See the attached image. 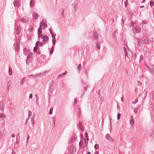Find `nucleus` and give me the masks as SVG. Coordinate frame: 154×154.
Here are the masks:
<instances>
[{
    "instance_id": "f257e3e1",
    "label": "nucleus",
    "mask_w": 154,
    "mask_h": 154,
    "mask_svg": "<svg viewBox=\"0 0 154 154\" xmlns=\"http://www.w3.org/2000/svg\"><path fill=\"white\" fill-rule=\"evenodd\" d=\"M141 30L140 27L137 26L135 25L133 27V32L134 34L139 33Z\"/></svg>"
},
{
    "instance_id": "f03ea898",
    "label": "nucleus",
    "mask_w": 154,
    "mask_h": 154,
    "mask_svg": "<svg viewBox=\"0 0 154 154\" xmlns=\"http://www.w3.org/2000/svg\"><path fill=\"white\" fill-rule=\"evenodd\" d=\"M39 26V27H40L43 30H44L45 28L47 27V23H45L44 21H43L40 23Z\"/></svg>"
},
{
    "instance_id": "7ed1b4c3",
    "label": "nucleus",
    "mask_w": 154,
    "mask_h": 154,
    "mask_svg": "<svg viewBox=\"0 0 154 154\" xmlns=\"http://www.w3.org/2000/svg\"><path fill=\"white\" fill-rule=\"evenodd\" d=\"M93 38L95 40H97L99 38V35L97 32L94 31V34L93 35Z\"/></svg>"
},
{
    "instance_id": "20e7f679",
    "label": "nucleus",
    "mask_w": 154,
    "mask_h": 154,
    "mask_svg": "<svg viewBox=\"0 0 154 154\" xmlns=\"http://www.w3.org/2000/svg\"><path fill=\"white\" fill-rule=\"evenodd\" d=\"M106 138L111 142H113L114 141V140L112 138L109 136V134H107L106 135Z\"/></svg>"
},
{
    "instance_id": "39448f33",
    "label": "nucleus",
    "mask_w": 154,
    "mask_h": 154,
    "mask_svg": "<svg viewBox=\"0 0 154 154\" xmlns=\"http://www.w3.org/2000/svg\"><path fill=\"white\" fill-rule=\"evenodd\" d=\"M14 6L19 7L20 6L19 2L17 0H16L14 2Z\"/></svg>"
},
{
    "instance_id": "423d86ee",
    "label": "nucleus",
    "mask_w": 154,
    "mask_h": 154,
    "mask_svg": "<svg viewBox=\"0 0 154 154\" xmlns=\"http://www.w3.org/2000/svg\"><path fill=\"white\" fill-rule=\"evenodd\" d=\"M14 46L16 51H18L19 50V45L18 43H16L14 44Z\"/></svg>"
},
{
    "instance_id": "0eeeda50",
    "label": "nucleus",
    "mask_w": 154,
    "mask_h": 154,
    "mask_svg": "<svg viewBox=\"0 0 154 154\" xmlns=\"http://www.w3.org/2000/svg\"><path fill=\"white\" fill-rule=\"evenodd\" d=\"M6 117L3 113H0V121L3 120Z\"/></svg>"
},
{
    "instance_id": "6e6552de",
    "label": "nucleus",
    "mask_w": 154,
    "mask_h": 154,
    "mask_svg": "<svg viewBox=\"0 0 154 154\" xmlns=\"http://www.w3.org/2000/svg\"><path fill=\"white\" fill-rule=\"evenodd\" d=\"M28 19L27 17H24L20 19V21L23 23H26L28 21Z\"/></svg>"
},
{
    "instance_id": "1a4fd4ad",
    "label": "nucleus",
    "mask_w": 154,
    "mask_h": 154,
    "mask_svg": "<svg viewBox=\"0 0 154 154\" xmlns=\"http://www.w3.org/2000/svg\"><path fill=\"white\" fill-rule=\"evenodd\" d=\"M148 135L150 137H154V132L152 130H151L149 131Z\"/></svg>"
},
{
    "instance_id": "9d476101",
    "label": "nucleus",
    "mask_w": 154,
    "mask_h": 154,
    "mask_svg": "<svg viewBox=\"0 0 154 154\" xmlns=\"http://www.w3.org/2000/svg\"><path fill=\"white\" fill-rule=\"evenodd\" d=\"M42 30L40 27H39L38 30V38H40V35L42 33Z\"/></svg>"
},
{
    "instance_id": "9b49d317",
    "label": "nucleus",
    "mask_w": 154,
    "mask_h": 154,
    "mask_svg": "<svg viewBox=\"0 0 154 154\" xmlns=\"http://www.w3.org/2000/svg\"><path fill=\"white\" fill-rule=\"evenodd\" d=\"M17 27L16 32L17 34V35H19L20 34V28L19 26H18V25L17 24Z\"/></svg>"
},
{
    "instance_id": "f8f14e48",
    "label": "nucleus",
    "mask_w": 154,
    "mask_h": 154,
    "mask_svg": "<svg viewBox=\"0 0 154 154\" xmlns=\"http://www.w3.org/2000/svg\"><path fill=\"white\" fill-rule=\"evenodd\" d=\"M43 41L44 42H46L49 40V38L47 36L45 35L43 37Z\"/></svg>"
},
{
    "instance_id": "ddd939ff",
    "label": "nucleus",
    "mask_w": 154,
    "mask_h": 154,
    "mask_svg": "<svg viewBox=\"0 0 154 154\" xmlns=\"http://www.w3.org/2000/svg\"><path fill=\"white\" fill-rule=\"evenodd\" d=\"M32 17L34 19H36L38 17V14L35 12H34L32 14Z\"/></svg>"
},
{
    "instance_id": "4468645a",
    "label": "nucleus",
    "mask_w": 154,
    "mask_h": 154,
    "mask_svg": "<svg viewBox=\"0 0 154 154\" xmlns=\"http://www.w3.org/2000/svg\"><path fill=\"white\" fill-rule=\"evenodd\" d=\"M26 78L25 77H23L21 79V80L20 82V85H22L23 83V82L25 81Z\"/></svg>"
},
{
    "instance_id": "2eb2a0df",
    "label": "nucleus",
    "mask_w": 154,
    "mask_h": 154,
    "mask_svg": "<svg viewBox=\"0 0 154 154\" xmlns=\"http://www.w3.org/2000/svg\"><path fill=\"white\" fill-rule=\"evenodd\" d=\"M130 123L132 125H133L134 123V120L133 119V117L132 116L130 117Z\"/></svg>"
},
{
    "instance_id": "dca6fc26",
    "label": "nucleus",
    "mask_w": 154,
    "mask_h": 154,
    "mask_svg": "<svg viewBox=\"0 0 154 154\" xmlns=\"http://www.w3.org/2000/svg\"><path fill=\"white\" fill-rule=\"evenodd\" d=\"M44 73H38L36 75H35L34 76V77L35 78H36L38 76H41L42 75H44Z\"/></svg>"
},
{
    "instance_id": "f3484780",
    "label": "nucleus",
    "mask_w": 154,
    "mask_h": 154,
    "mask_svg": "<svg viewBox=\"0 0 154 154\" xmlns=\"http://www.w3.org/2000/svg\"><path fill=\"white\" fill-rule=\"evenodd\" d=\"M34 0H30V5L31 6L33 7L34 5Z\"/></svg>"
},
{
    "instance_id": "a211bd4d",
    "label": "nucleus",
    "mask_w": 154,
    "mask_h": 154,
    "mask_svg": "<svg viewBox=\"0 0 154 154\" xmlns=\"http://www.w3.org/2000/svg\"><path fill=\"white\" fill-rule=\"evenodd\" d=\"M144 42L146 44H148L150 40L148 38H146L144 39Z\"/></svg>"
},
{
    "instance_id": "6ab92c4d",
    "label": "nucleus",
    "mask_w": 154,
    "mask_h": 154,
    "mask_svg": "<svg viewBox=\"0 0 154 154\" xmlns=\"http://www.w3.org/2000/svg\"><path fill=\"white\" fill-rule=\"evenodd\" d=\"M8 72L9 75L10 76L12 74V71L11 67L9 68Z\"/></svg>"
},
{
    "instance_id": "aec40b11",
    "label": "nucleus",
    "mask_w": 154,
    "mask_h": 154,
    "mask_svg": "<svg viewBox=\"0 0 154 154\" xmlns=\"http://www.w3.org/2000/svg\"><path fill=\"white\" fill-rule=\"evenodd\" d=\"M82 65L81 64H79L78 65L77 67V69L78 70V71L79 72L82 69Z\"/></svg>"
},
{
    "instance_id": "412c9836",
    "label": "nucleus",
    "mask_w": 154,
    "mask_h": 154,
    "mask_svg": "<svg viewBox=\"0 0 154 154\" xmlns=\"http://www.w3.org/2000/svg\"><path fill=\"white\" fill-rule=\"evenodd\" d=\"M0 110L3 111V106L2 103L0 102Z\"/></svg>"
},
{
    "instance_id": "4be33fe9",
    "label": "nucleus",
    "mask_w": 154,
    "mask_h": 154,
    "mask_svg": "<svg viewBox=\"0 0 154 154\" xmlns=\"http://www.w3.org/2000/svg\"><path fill=\"white\" fill-rule=\"evenodd\" d=\"M67 74V72L65 71L62 74L60 75H58V76L59 77H62L64 75H66Z\"/></svg>"
},
{
    "instance_id": "5701e85b",
    "label": "nucleus",
    "mask_w": 154,
    "mask_h": 154,
    "mask_svg": "<svg viewBox=\"0 0 154 154\" xmlns=\"http://www.w3.org/2000/svg\"><path fill=\"white\" fill-rule=\"evenodd\" d=\"M31 123L32 124H33L34 123V117L33 115V116L31 118Z\"/></svg>"
},
{
    "instance_id": "b1692460",
    "label": "nucleus",
    "mask_w": 154,
    "mask_h": 154,
    "mask_svg": "<svg viewBox=\"0 0 154 154\" xmlns=\"http://www.w3.org/2000/svg\"><path fill=\"white\" fill-rule=\"evenodd\" d=\"M117 32V31H115L114 32L113 34H112V36H113V38H116V33Z\"/></svg>"
},
{
    "instance_id": "393cba45",
    "label": "nucleus",
    "mask_w": 154,
    "mask_h": 154,
    "mask_svg": "<svg viewBox=\"0 0 154 154\" xmlns=\"http://www.w3.org/2000/svg\"><path fill=\"white\" fill-rule=\"evenodd\" d=\"M7 89L8 90L9 87L11 85V83L9 82H8L7 83Z\"/></svg>"
},
{
    "instance_id": "a878e982",
    "label": "nucleus",
    "mask_w": 154,
    "mask_h": 154,
    "mask_svg": "<svg viewBox=\"0 0 154 154\" xmlns=\"http://www.w3.org/2000/svg\"><path fill=\"white\" fill-rule=\"evenodd\" d=\"M150 5L151 7L154 6V2H153V1H150Z\"/></svg>"
},
{
    "instance_id": "bb28decb",
    "label": "nucleus",
    "mask_w": 154,
    "mask_h": 154,
    "mask_svg": "<svg viewBox=\"0 0 154 154\" xmlns=\"http://www.w3.org/2000/svg\"><path fill=\"white\" fill-rule=\"evenodd\" d=\"M32 114V112H31V111H29L28 112V117L27 118V119H29V118L31 116Z\"/></svg>"
},
{
    "instance_id": "cd10ccee",
    "label": "nucleus",
    "mask_w": 154,
    "mask_h": 154,
    "mask_svg": "<svg viewBox=\"0 0 154 154\" xmlns=\"http://www.w3.org/2000/svg\"><path fill=\"white\" fill-rule=\"evenodd\" d=\"M96 46L97 48L99 50L100 49V44L98 43H96Z\"/></svg>"
},
{
    "instance_id": "c85d7f7f",
    "label": "nucleus",
    "mask_w": 154,
    "mask_h": 154,
    "mask_svg": "<svg viewBox=\"0 0 154 154\" xmlns=\"http://www.w3.org/2000/svg\"><path fill=\"white\" fill-rule=\"evenodd\" d=\"M128 25H129V27H131L134 25V24L133 23L132 21H131V22H130Z\"/></svg>"
},
{
    "instance_id": "c756f323",
    "label": "nucleus",
    "mask_w": 154,
    "mask_h": 154,
    "mask_svg": "<svg viewBox=\"0 0 154 154\" xmlns=\"http://www.w3.org/2000/svg\"><path fill=\"white\" fill-rule=\"evenodd\" d=\"M99 147V146L98 144H96L94 146V148L96 149H98Z\"/></svg>"
},
{
    "instance_id": "7c9ffc66",
    "label": "nucleus",
    "mask_w": 154,
    "mask_h": 154,
    "mask_svg": "<svg viewBox=\"0 0 154 154\" xmlns=\"http://www.w3.org/2000/svg\"><path fill=\"white\" fill-rule=\"evenodd\" d=\"M53 110V108L52 107L51 108L49 111V114L50 115H51L52 113V112Z\"/></svg>"
},
{
    "instance_id": "2f4dec72",
    "label": "nucleus",
    "mask_w": 154,
    "mask_h": 154,
    "mask_svg": "<svg viewBox=\"0 0 154 154\" xmlns=\"http://www.w3.org/2000/svg\"><path fill=\"white\" fill-rule=\"evenodd\" d=\"M147 23L145 21H142L141 23H140L141 25H143L144 24H146Z\"/></svg>"
},
{
    "instance_id": "473e14b6",
    "label": "nucleus",
    "mask_w": 154,
    "mask_h": 154,
    "mask_svg": "<svg viewBox=\"0 0 154 154\" xmlns=\"http://www.w3.org/2000/svg\"><path fill=\"white\" fill-rule=\"evenodd\" d=\"M56 42V39L54 38L52 39V44L53 45H54L55 44Z\"/></svg>"
},
{
    "instance_id": "72a5a7b5",
    "label": "nucleus",
    "mask_w": 154,
    "mask_h": 154,
    "mask_svg": "<svg viewBox=\"0 0 154 154\" xmlns=\"http://www.w3.org/2000/svg\"><path fill=\"white\" fill-rule=\"evenodd\" d=\"M7 151H9V152H12V153L11 154H15V152H14L13 150L12 149H10L9 150H8Z\"/></svg>"
},
{
    "instance_id": "f704fd0d",
    "label": "nucleus",
    "mask_w": 154,
    "mask_h": 154,
    "mask_svg": "<svg viewBox=\"0 0 154 154\" xmlns=\"http://www.w3.org/2000/svg\"><path fill=\"white\" fill-rule=\"evenodd\" d=\"M78 116H80V115L81 114V111H80V109H78Z\"/></svg>"
},
{
    "instance_id": "c9c22d12",
    "label": "nucleus",
    "mask_w": 154,
    "mask_h": 154,
    "mask_svg": "<svg viewBox=\"0 0 154 154\" xmlns=\"http://www.w3.org/2000/svg\"><path fill=\"white\" fill-rule=\"evenodd\" d=\"M120 116H121V114L119 113H118L117 114V119L118 120H119L120 119Z\"/></svg>"
},
{
    "instance_id": "e433bc0d",
    "label": "nucleus",
    "mask_w": 154,
    "mask_h": 154,
    "mask_svg": "<svg viewBox=\"0 0 154 154\" xmlns=\"http://www.w3.org/2000/svg\"><path fill=\"white\" fill-rule=\"evenodd\" d=\"M137 111H138V110L137 108H135L134 109V111L135 113L137 114Z\"/></svg>"
},
{
    "instance_id": "4c0bfd02",
    "label": "nucleus",
    "mask_w": 154,
    "mask_h": 154,
    "mask_svg": "<svg viewBox=\"0 0 154 154\" xmlns=\"http://www.w3.org/2000/svg\"><path fill=\"white\" fill-rule=\"evenodd\" d=\"M125 55L126 57H128V54L127 50H125Z\"/></svg>"
},
{
    "instance_id": "58836bf2",
    "label": "nucleus",
    "mask_w": 154,
    "mask_h": 154,
    "mask_svg": "<svg viewBox=\"0 0 154 154\" xmlns=\"http://www.w3.org/2000/svg\"><path fill=\"white\" fill-rule=\"evenodd\" d=\"M38 43L40 44V45L42 47L43 45H45V42H43V43H41L39 42H38Z\"/></svg>"
},
{
    "instance_id": "ea45409f",
    "label": "nucleus",
    "mask_w": 154,
    "mask_h": 154,
    "mask_svg": "<svg viewBox=\"0 0 154 154\" xmlns=\"http://www.w3.org/2000/svg\"><path fill=\"white\" fill-rule=\"evenodd\" d=\"M152 99L153 100H154V91H153L152 92Z\"/></svg>"
},
{
    "instance_id": "a19ab883",
    "label": "nucleus",
    "mask_w": 154,
    "mask_h": 154,
    "mask_svg": "<svg viewBox=\"0 0 154 154\" xmlns=\"http://www.w3.org/2000/svg\"><path fill=\"white\" fill-rule=\"evenodd\" d=\"M137 85H138L141 86L142 85V83L140 81H138L137 82Z\"/></svg>"
},
{
    "instance_id": "79ce46f5",
    "label": "nucleus",
    "mask_w": 154,
    "mask_h": 154,
    "mask_svg": "<svg viewBox=\"0 0 154 154\" xmlns=\"http://www.w3.org/2000/svg\"><path fill=\"white\" fill-rule=\"evenodd\" d=\"M79 128L80 129V130L82 131H83L84 130V129L83 128V127H82V126L79 127Z\"/></svg>"
},
{
    "instance_id": "37998d69",
    "label": "nucleus",
    "mask_w": 154,
    "mask_h": 154,
    "mask_svg": "<svg viewBox=\"0 0 154 154\" xmlns=\"http://www.w3.org/2000/svg\"><path fill=\"white\" fill-rule=\"evenodd\" d=\"M78 125L79 126V127H80L82 126V123L81 122H79L78 124Z\"/></svg>"
},
{
    "instance_id": "c03bdc74",
    "label": "nucleus",
    "mask_w": 154,
    "mask_h": 154,
    "mask_svg": "<svg viewBox=\"0 0 154 154\" xmlns=\"http://www.w3.org/2000/svg\"><path fill=\"white\" fill-rule=\"evenodd\" d=\"M39 48H37L36 47H34L33 49V51H36V50L38 49Z\"/></svg>"
},
{
    "instance_id": "a18cd8bd",
    "label": "nucleus",
    "mask_w": 154,
    "mask_h": 154,
    "mask_svg": "<svg viewBox=\"0 0 154 154\" xmlns=\"http://www.w3.org/2000/svg\"><path fill=\"white\" fill-rule=\"evenodd\" d=\"M143 59V57L142 56V55H141L140 56V59H139V61H141Z\"/></svg>"
},
{
    "instance_id": "49530a36",
    "label": "nucleus",
    "mask_w": 154,
    "mask_h": 154,
    "mask_svg": "<svg viewBox=\"0 0 154 154\" xmlns=\"http://www.w3.org/2000/svg\"><path fill=\"white\" fill-rule=\"evenodd\" d=\"M55 36H56L55 34H54V35L52 34L51 36H52V38H53V39H54V38L56 39Z\"/></svg>"
},
{
    "instance_id": "de8ad7c7",
    "label": "nucleus",
    "mask_w": 154,
    "mask_h": 154,
    "mask_svg": "<svg viewBox=\"0 0 154 154\" xmlns=\"http://www.w3.org/2000/svg\"><path fill=\"white\" fill-rule=\"evenodd\" d=\"M88 87V85L87 86H85L84 87V89H85L84 91H85V92H86V91L87 90Z\"/></svg>"
},
{
    "instance_id": "09e8293b",
    "label": "nucleus",
    "mask_w": 154,
    "mask_h": 154,
    "mask_svg": "<svg viewBox=\"0 0 154 154\" xmlns=\"http://www.w3.org/2000/svg\"><path fill=\"white\" fill-rule=\"evenodd\" d=\"M3 136V134L2 132L0 131V139Z\"/></svg>"
},
{
    "instance_id": "8fccbe9b",
    "label": "nucleus",
    "mask_w": 154,
    "mask_h": 154,
    "mask_svg": "<svg viewBox=\"0 0 154 154\" xmlns=\"http://www.w3.org/2000/svg\"><path fill=\"white\" fill-rule=\"evenodd\" d=\"M49 49L50 50V48H49ZM50 51V54H53V50H49Z\"/></svg>"
},
{
    "instance_id": "3c124183",
    "label": "nucleus",
    "mask_w": 154,
    "mask_h": 154,
    "mask_svg": "<svg viewBox=\"0 0 154 154\" xmlns=\"http://www.w3.org/2000/svg\"><path fill=\"white\" fill-rule=\"evenodd\" d=\"M33 95L32 94H30L29 95V98H32V97Z\"/></svg>"
},
{
    "instance_id": "603ef678",
    "label": "nucleus",
    "mask_w": 154,
    "mask_h": 154,
    "mask_svg": "<svg viewBox=\"0 0 154 154\" xmlns=\"http://www.w3.org/2000/svg\"><path fill=\"white\" fill-rule=\"evenodd\" d=\"M122 34H121V35L120 37V38H119V40L120 41L122 40Z\"/></svg>"
},
{
    "instance_id": "864d4df0",
    "label": "nucleus",
    "mask_w": 154,
    "mask_h": 154,
    "mask_svg": "<svg viewBox=\"0 0 154 154\" xmlns=\"http://www.w3.org/2000/svg\"><path fill=\"white\" fill-rule=\"evenodd\" d=\"M52 121L53 122V123L54 124L53 127H54L55 126V120L54 119H53Z\"/></svg>"
},
{
    "instance_id": "5fc2aeb1",
    "label": "nucleus",
    "mask_w": 154,
    "mask_h": 154,
    "mask_svg": "<svg viewBox=\"0 0 154 154\" xmlns=\"http://www.w3.org/2000/svg\"><path fill=\"white\" fill-rule=\"evenodd\" d=\"M147 91H146L145 92V97H144V99L145 100V99L146 97V96H147Z\"/></svg>"
},
{
    "instance_id": "6e6d98bb",
    "label": "nucleus",
    "mask_w": 154,
    "mask_h": 154,
    "mask_svg": "<svg viewBox=\"0 0 154 154\" xmlns=\"http://www.w3.org/2000/svg\"><path fill=\"white\" fill-rule=\"evenodd\" d=\"M152 108L153 110L154 111V103H152Z\"/></svg>"
},
{
    "instance_id": "4d7b16f0",
    "label": "nucleus",
    "mask_w": 154,
    "mask_h": 154,
    "mask_svg": "<svg viewBox=\"0 0 154 154\" xmlns=\"http://www.w3.org/2000/svg\"><path fill=\"white\" fill-rule=\"evenodd\" d=\"M38 42H37L35 43V46L36 47L39 48L38 45L37 44V43Z\"/></svg>"
},
{
    "instance_id": "13d9d810",
    "label": "nucleus",
    "mask_w": 154,
    "mask_h": 154,
    "mask_svg": "<svg viewBox=\"0 0 154 154\" xmlns=\"http://www.w3.org/2000/svg\"><path fill=\"white\" fill-rule=\"evenodd\" d=\"M44 35H43L42 34H41L40 35V38H41L42 39H43V37Z\"/></svg>"
},
{
    "instance_id": "bf43d9fd",
    "label": "nucleus",
    "mask_w": 154,
    "mask_h": 154,
    "mask_svg": "<svg viewBox=\"0 0 154 154\" xmlns=\"http://www.w3.org/2000/svg\"><path fill=\"white\" fill-rule=\"evenodd\" d=\"M77 99L75 98V99L74 101V103L75 104L77 103Z\"/></svg>"
},
{
    "instance_id": "052dcab7",
    "label": "nucleus",
    "mask_w": 154,
    "mask_h": 154,
    "mask_svg": "<svg viewBox=\"0 0 154 154\" xmlns=\"http://www.w3.org/2000/svg\"><path fill=\"white\" fill-rule=\"evenodd\" d=\"M135 102H132V103L133 104H135L137 103L138 102V100L137 99H135Z\"/></svg>"
},
{
    "instance_id": "680f3d73",
    "label": "nucleus",
    "mask_w": 154,
    "mask_h": 154,
    "mask_svg": "<svg viewBox=\"0 0 154 154\" xmlns=\"http://www.w3.org/2000/svg\"><path fill=\"white\" fill-rule=\"evenodd\" d=\"M11 136L13 138H14L15 137V135L14 134H12V135H11Z\"/></svg>"
},
{
    "instance_id": "e2e57ef3",
    "label": "nucleus",
    "mask_w": 154,
    "mask_h": 154,
    "mask_svg": "<svg viewBox=\"0 0 154 154\" xmlns=\"http://www.w3.org/2000/svg\"><path fill=\"white\" fill-rule=\"evenodd\" d=\"M137 42H138V44L139 45H140V40L139 39H138V41H137Z\"/></svg>"
},
{
    "instance_id": "0e129e2a",
    "label": "nucleus",
    "mask_w": 154,
    "mask_h": 154,
    "mask_svg": "<svg viewBox=\"0 0 154 154\" xmlns=\"http://www.w3.org/2000/svg\"><path fill=\"white\" fill-rule=\"evenodd\" d=\"M122 23H123V25H124V19H123L122 18Z\"/></svg>"
},
{
    "instance_id": "69168bd1",
    "label": "nucleus",
    "mask_w": 154,
    "mask_h": 154,
    "mask_svg": "<svg viewBox=\"0 0 154 154\" xmlns=\"http://www.w3.org/2000/svg\"><path fill=\"white\" fill-rule=\"evenodd\" d=\"M98 153H99V152L97 151L95 152L94 154H98Z\"/></svg>"
},
{
    "instance_id": "338daca9",
    "label": "nucleus",
    "mask_w": 154,
    "mask_h": 154,
    "mask_svg": "<svg viewBox=\"0 0 154 154\" xmlns=\"http://www.w3.org/2000/svg\"><path fill=\"white\" fill-rule=\"evenodd\" d=\"M29 136L28 135L27 136V140H29Z\"/></svg>"
},
{
    "instance_id": "774afa93",
    "label": "nucleus",
    "mask_w": 154,
    "mask_h": 154,
    "mask_svg": "<svg viewBox=\"0 0 154 154\" xmlns=\"http://www.w3.org/2000/svg\"><path fill=\"white\" fill-rule=\"evenodd\" d=\"M123 97H122L121 98V100L122 102H123L124 101V100H123Z\"/></svg>"
}]
</instances>
